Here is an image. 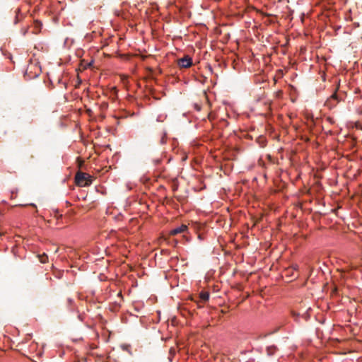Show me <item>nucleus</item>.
<instances>
[{
  "instance_id": "1",
  "label": "nucleus",
  "mask_w": 362,
  "mask_h": 362,
  "mask_svg": "<svg viewBox=\"0 0 362 362\" xmlns=\"http://www.w3.org/2000/svg\"><path fill=\"white\" fill-rule=\"evenodd\" d=\"M76 183L80 187L88 186L92 183V177L86 173L78 172L75 177Z\"/></svg>"
},
{
  "instance_id": "8",
  "label": "nucleus",
  "mask_w": 362,
  "mask_h": 362,
  "mask_svg": "<svg viewBox=\"0 0 362 362\" xmlns=\"http://www.w3.org/2000/svg\"><path fill=\"white\" fill-rule=\"evenodd\" d=\"M42 25L41 22H40L38 21H35V28H37L38 30H40Z\"/></svg>"
},
{
  "instance_id": "2",
  "label": "nucleus",
  "mask_w": 362,
  "mask_h": 362,
  "mask_svg": "<svg viewBox=\"0 0 362 362\" xmlns=\"http://www.w3.org/2000/svg\"><path fill=\"white\" fill-rule=\"evenodd\" d=\"M178 65L182 68H189L192 64V59L189 56H185L178 60Z\"/></svg>"
},
{
  "instance_id": "11",
  "label": "nucleus",
  "mask_w": 362,
  "mask_h": 362,
  "mask_svg": "<svg viewBox=\"0 0 362 362\" xmlns=\"http://www.w3.org/2000/svg\"><path fill=\"white\" fill-rule=\"evenodd\" d=\"M46 259H47V257L46 255H45L44 257H41V259H40L41 262L45 263Z\"/></svg>"
},
{
  "instance_id": "3",
  "label": "nucleus",
  "mask_w": 362,
  "mask_h": 362,
  "mask_svg": "<svg viewBox=\"0 0 362 362\" xmlns=\"http://www.w3.org/2000/svg\"><path fill=\"white\" fill-rule=\"evenodd\" d=\"M187 230V226L186 225H181L179 227H177L174 229H173L171 231H170V235H177L179 233H184L185 231H186Z\"/></svg>"
},
{
  "instance_id": "7",
  "label": "nucleus",
  "mask_w": 362,
  "mask_h": 362,
  "mask_svg": "<svg viewBox=\"0 0 362 362\" xmlns=\"http://www.w3.org/2000/svg\"><path fill=\"white\" fill-rule=\"evenodd\" d=\"M166 136L167 133L164 132L160 141V144H165L166 143Z\"/></svg>"
},
{
  "instance_id": "6",
  "label": "nucleus",
  "mask_w": 362,
  "mask_h": 362,
  "mask_svg": "<svg viewBox=\"0 0 362 362\" xmlns=\"http://www.w3.org/2000/svg\"><path fill=\"white\" fill-rule=\"evenodd\" d=\"M200 298L204 301L206 302L209 299V293L208 292H202L199 295Z\"/></svg>"
},
{
  "instance_id": "12",
  "label": "nucleus",
  "mask_w": 362,
  "mask_h": 362,
  "mask_svg": "<svg viewBox=\"0 0 362 362\" xmlns=\"http://www.w3.org/2000/svg\"><path fill=\"white\" fill-rule=\"evenodd\" d=\"M1 54L5 55V56L6 55V54L3 52V49H1Z\"/></svg>"
},
{
  "instance_id": "5",
  "label": "nucleus",
  "mask_w": 362,
  "mask_h": 362,
  "mask_svg": "<svg viewBox=\"0 0 362 362\" xmlns=\"http://www.w3.org/2000/svg\"><path fill=\"white\" fill-rule=\"evenodd\" d=\"M277 350V347L274 345L269 346L267 347V354L269 356H273Z\"/></svg>"
},
{
  "instance_id": "13",
  "label": "nucleus",
  "mask_w": 362,
  "mask_h": 362,
  "mask_svg": "<svg viewBox=\"0 0 362 362\" xmlns=\"http://www.w3.org/2000/svg\"><path fill=\"white\" fill-rule=\"evenodd\" d=\"M118 296H120V297H122V293H121V292H119V293H118Z\"/></svg>"
},
{
  "instance_id": "14",
  "label": "nucleus",
  "mask_w": 362,
  "mask_h": 362,
  "mask_svg": "<svg viewBox=\"0 0 362 362\" xmlns=\"http://www.w3.org/2000/svg\"><path fill=\"white\" fill-rule=\"evenodd\" d=\"M31 205H32L33 206H34V207H35V206H35V204H32Z\"/></svg>"
},
{
  "instance_id": "9",
  "label": "nucleus",
  "mask_w": 362,
  "mask_h": 362,
  "mask_svg": "<svg viewBox=\"0 0 362 362\" xmlns=\"http://www.w3.org/2000/svg\"><path fill=\"white\" fill-rule=\"evenodd\" d=\"M277 330H278V329H275V331H274L273 332H269V333L265 334H261L259 336V338H265L266 337H267L268 335L271 334L272 333L277 332Z\"/></svg>"
},
{
  "instance_id": "4",
  "label": "nucleus",
  "mask_w": 362,
  "mask_h": 362,
  "mask_svg": "<svg viewBox=\"0 0 362 362\" xmlns=\"http://www.w3.org/2000/svg\"><path fill=\"white\" fill-rule=\"evenodd\" d=\"M339 98L336 93H333L331 97L327 100V105H335L336 103L339 102Z\"/></svg>"
},
{
  "instance_id": "10",
  "label": "nucleus",
  "mask_w": 362,
  "mask_h": 362,
  "mask_svg": "<svg viewBox=\"0 0 362 362\" xmlns=\"http://www.w3.org/2000/svg\"><path fill=\"white\" fill-rule=\"evenodd\" d=\"M291 315H292V317H293L296 320H297V318L298 317V315H298V313H296V312H294V311H292V312H291Z\"/></svg>"
}]
</instances>
